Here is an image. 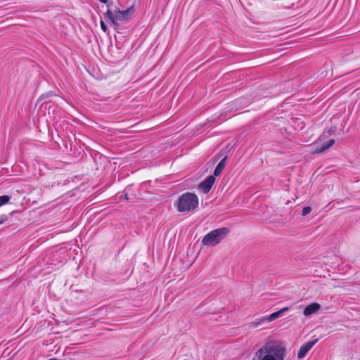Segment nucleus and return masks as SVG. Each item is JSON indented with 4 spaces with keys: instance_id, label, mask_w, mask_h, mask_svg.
I'll list each match as a JSON object with an SVG mask.
<instances>
[{
    "instance_id": "1",
    "label": "nucleus",
    "mask_w": 360,
    "mask_h": 360,
    "mask_svg": "<svg viewBox=\"0 0 360 360\" xmlns=\"http://www.w3.org/2000/svg\"><path fill=\"white\" fill-rule=\"evenodd\" d=\"M286 345L281 340L269 338L255 352L252 360H285Z\"/></svg>"
},
{
    "instance_id": "2",
    "label": "nucleus",
    "mask_w": 360,
    "mask_h": 360,
    "mask_svg": "<svg viewBox=\"0 0 360 360\" xmlns=\"http://www.w3.org/2000/svg\"><path fill=\"white\" fill-rule=\"evenodd\" d=\"M198 206V198L191 193H184L178 200L176 207L181 212H188Z\"/></svg>"
},
{
    "instance_id": "3",
    "label": "nucleus",
    "mask_w": 360,
    "mask_h": 360,
    "mask_svg": "<svg viewBox=\"0 0 360 360\" xmlns=\"http://www.w3.org/2000/svg\"><path fill=\"white\" fill-rule=\"evenodd\" d=\"M228 228L214 229L206 234L202 240L204 245L215 246L219 244L229 233Z\"/></svg>"
},
{
    "instance_id": "4",
    "label": "nucleus",
    "mask_w": 360,
    "mask_h": 360,
    "mask_svg": "<svg viewBox=\"0 0 360 360\" xmlns=\"http://www.w3.org/2000/svg\"><path fill=\"white\" fill-rule=\"evenodd\" d=\"M134 13V7L131 6L127 10L120 11L117 10L115 13L108 10L105 15L108 17L114 24L117 22L128 21L132 14Z\"/></svg>"
},
{
    "instance_id": "5",
    "label": "nucleus",
    "mask_w": 360,
    "mask_h": 360,
    "mask_svg": "<svg viewBox=\"0 0 360 360\" xmlns=\"http://www.w3.org/2000/svg\"><path fill=\"white\" fill-rule=\"evenodd\" d=\"M318 340L316 339L314 340L309 341L302 345L298 351V358L302 359L304 358L307 352L311 349V347L317 342Z\"/></svg>"
},
{
    "instance_id": "6",
    "label": "nucleus",
    "mask_w": 360,
    "mask_h": 360,
    "mask_svg": "<svg viewBox=\"0 0 360 360\" xmlns=\"http://www.w3.org/2000/svg\"><path fill=\"white\" fill-rule=\"evenodd\" d=\"M215 181V177L214 176H208L201 184H199V188L203 191V193H208Z\"/></svg>"
},
{
    "instance_id": "7",
    "label": "nucleus",
    "mask_w": 360,
    "mask_h": 360,
    "mask_svg": "<svg viewBox=\"0 0 360 360\" xmlns=\"http://www.w3.org/2000/svg\"><path fill=\"white\" fill-rule=\"evenodd\" d=\"M321 309V305L319 303L314 302L307 306L304 311L303 314L305 316H309L311 314L317 313Z\"/></svg>"
},
{
    "instance_id": "8",
    "label": "nucleus",
    "mask_w": 360,
    "mask_h": 360,
    "mask_svg": "<svg viewBox=\"0 0 360 360\" xmlns=\"http://www.w3.org/2000/svg\"><path fill=\"white\" fill-rule=\"evenodd\" d=\"M281 316V311H276L274 313H272L271 315H269V316H266V317H263L259 321L257 322L256 323L254 324V326H257V324L260 323H262L265 321H267L268 322H271L273 321L274 320L278 319L279 316Z\"/></svg>"
},
{
    "instance_id": "9",
    "label": "nucleus",
    "mask_w": 360,
    "mask_h": 360,
    "mask_svg": "<svg viewBox=\"0 0 360 360\" xmlns=\"http://www.w3.org/2000/svg\"><path fill=\"white\" fill-rule=\"evenodd\" d=\"M226 160V157H225L222 160H221V161L218 163L216 168L214 169V174L212 176H214L215 177V176H219L221 173L222 170L225 167Z\"/></svg>"
},
{
    "instance_id": "10",
    "label": "nucleus",
    "mask_w": 360,
    "mask_h": 360,
    "mask_svg": "<svg viewBox=\"0 0 360 360\" xmlns=\"http://www.w3.org/2000/svg\"><path fill=\"white\" fill-rule=\"evenodd\" d=\"M335 143V141L333 139H330L326 143L321 145L320 148H317L314 150V153H321L323 152L324 150H327L330 147H331Z\"/></svg>"
},
{
    "instance_id": "11",
    "label": "nucleus",
    "mask_w": 360,
    "mask_h": 360,
    "mask_svg": "<svg viewBox=\"0 0 360 360\" xmlns=\"http://www.w3.org/2000/svg\"><path fill=\"white\" fill-rule=\"evenodd\" d=\"M11 199V197L6 195L0 196V207L7 204Z\"/></svg>"
},
{
    "instance_id": "12",
    "label": "nucleus",
    "mask_w": 360,
    "mask_h": 360,
    "mask_svg": "<svg viewBox=\"0 0 360 360\" xmlns=\"http://www.w3.org/2000/svg\"><path fill=\"white\" fill-rule=\"evenodd\" d=\"M311 211V208L309 206L304 207L302 210V214L304 217L307 216V214H309L310 213Z\"/></svg>"
},
{
    "instance_id": "13",
    "label": "nucleus",
    "mask_w": 360,
    "mask_h": 360,
    "mask_svg": "<svg viewBox=\"0 0 360 360\" xmlns=\"http://www.w3.org/2000/svg\"><path fill=\"white\" fill-rule=\"evenodd\" d=\"M101 27L103 32H105L107 31V27L103 21H101Z\"/></svg>"
},
{
    "instance_id": "14",
    "label": "nucleus",
    "mask_w": 360,
    "mask_h": 360,
    "mask_svg": "<svg viewBox=\"0 0 360 360\" xmlns=\"http://www.w3.org/2000/svg\"><path fill=\"white\" fill-rule=\"evenodd\" d=\"M288 310H289L288 307H284V308L280 309L278 311H281V315L283 313H284Z\"/></svg>"
},
{
    "instance_id": "15",
    "label": "nucleus",
    "mask_w": 360,
    "mask_h": 360,
    "mask_svg": "<svg viewBox=\"0 0 360 360\" xmlns=\"http://www.w3.org/2000/svg\"><path fill=\"white\" fill-rule=\"evenodd\" d=\"M98 1H101V3L105 4L108 0H98Z\"/></svg>"
},
{
    "instance_id": "16",
    "label": "nucleus",
    "mask_w": 360,
    "mask_h": 360,
    "mask_svg": "<svg viewBox=\"0 0 360 360\" xmlns=\"http://www.w3.org/2000/svg\"><path fill=\"white\" fill-rule=\"evenodd\" d=\"M124 197H125L126 199H128L127 194L124 195Z\"/></svg>"
},
{
    "instance_id": "17",
    "label": "nucleus",
    "mask_w": 360,
    "mask_h": 360,
    "mask_svg": "<svg viewBox=\"0 0 360 360\" xmlns=\"http://www.w3.org/2000/svg\"><path fill=\"white\" fill-rule=\"evenodd\" d=\"M1 224V221H0V224Z\"/></svg>"
}]
</instances>
